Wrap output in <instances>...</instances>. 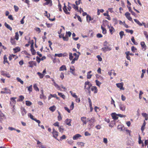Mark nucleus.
I'll return each instance as SVG.
<instances>
[{"label":"nucleus","instance_id":"nucleus-1","mask_svg":"<svg viewBox=\"0 0 148 148\" xmlns=\"http://www.w3.org/2000/svg\"><path fill=\"white\" fill-rule=\"evenodd\" d=\"M92 86V85L89 81H87L85 83L84 88L88 90L89 94H90L91 92L90 88Z\"/></svg>","mask_w":148,"mask_h":148},{"label":"nucleus","instance_id":"nucleus-2","mask_svg":"<svg viewBox=\"0 0 148 148\" xmlns=\"http://www.w3.org/2000/svg\"><path fill=\"white\" fill-rule=\"evenodd\" d=\"M52 134L53 135V136L57 140H59L57 138V137L58 136V132L56 131L54 128L53 129Z\"/></svg>","mask_w":148,"mask_h":148},{"label":"nucleus","instance_id":"nucleus-3","mask_svg":"<svg viewBox=\"0 0 148 148\" xmlns=\"http://www.w3.org/2000/svg\"><path fill=\"white\" fill-rule=\"evenodd\" d=\"M125 16L127 18V19L129 20L130 21H131L132 23H133V21L132 19V18L130 16V13L128 12H127L125 13Z\"/></svg>","mask_w":148,"mask_h":148},{"label":"nucleus","instance_id":"nucleus-4","mask_svg":"<svg viewBox=\"0 0 148 148\" xmlns=\"http://www.w3.org/2000/svg\"><path fill=\"white\" fill-rule=\"evenodd\" d=\"M123 83L121 82L119 83H117L116 84V86L117 87L119 88L120 90H124L125 88L123 87Z\"/></svg>","mask_w":148,"mask_h":148},{"label":"nucleus","instance_id":"nucleus-5","mask_svg":"<svg viewBox=\"0 0 148 148\" xmlns=\"http://www.w3.org/2000/svg\"><path fill=\"white\" fill-rule=\"evenodd\" d=\"M59 37L60 38H62L63 40L64 41H68V38L67 37V36H64V34H60L59 36Z\"/></svg>","mask_w":148,"mask_h":148},{"label":"nucleus","instance_id":"nucleus-6","mask_svg":"<svg viewBox=\"0 0 148 148\" xmlns=\"http://www.w3.org/2000/svg\"><path fill=\"white\" fill-rule=\"evenodd\" d=\"M89 121L90 122L89 125H90V128H91V125H92V124L95 122V119L94 117H92L89 120Z\"/></svg>","mask_w":148,"mask_h":148},{"label":"nucleus","instance_id":"nucleus-7","mask_svg":"<svg viewBox=\"0 0 148 148\" xmlns=\"http://www.w3.org/2000/svg\"><path fill=\"white\" fill-rule=\"evenodd\" d=\"M101 49L104 52H106V51H108L111 50L112 49V48L111 47H109L108 46H105L104 47H103Z\"/></svg>","mask_w":148,"mask_h":148},{"label":"nucleus","instance_id":"nucleus-8","mask_svg":"<svg viewBox=\"0 0 148 148\" xmlns=\"http://www.w3.org/2000/svg\"><path fill=\"white\" fill-rule=\"evenodd\" d=\"M120 109L122 111H125L126 110V106L123 104L121 103L119 105Z\"/></svg>","mask_w":148,"mask_h":148},{"label":"nucleus","instance_id":"nucleus-9","mask_svg":"<svg viewBox=\"0 0 148 148\" xmlns=\"http://www.w3.org/2000/svg\"><path fill=\"white\" fill-rule=\"evenodd\" d=\"M16 99V97H12L10 98V104L12 105H14L16 103V101L15 99Z\"/></svg>","mask_w":148,"mask_h":148},{"label":"nucleus","instance_id":"nucleus-10","mask_svg":"<svg viewBox=\"0 0 148 148\" xmlns=\"http://www.w3.org/2000/svg\"><path fill=\"white\" fill-rule=\"evenodd\" d=\"M29 67H32L34 66H36V63L35 62L31 61L29 62Z\"/></svg>","mask_w":148,"mask_h":148},{"label":"nucleus","instance_id":"nucleus-11","mask_svg":"<svg viewBox=\"0 0 148 148\" xmlns=\"http://www.w3.org/2000/svg\"><path fill=\"white\" fill-rule=\"evenodd\" d=\"M70 72L73 75H75V69L73 66H71L70 67Z\"/></svg>","mask_w":148,"mask_h":148},{"label":"nucleus","instance_id":"nucleus-12","mask_svg":"<svg viewBox=\"0 0 148 148\" xmlns=\"http://www.w3.org/2000/svg\"><path fill=\"white\" fill-rule=\"evenodd\" d=\"M111 115L112 118L114 120H116L118 119V116L117 114H116L115 113H112L111 114Z\"/></svg>","mask_w":148,"mask_h":148},{"label":"nucleus","instance_id":"nucleus-13","mask_svg":"<svg viewBox=\"0 0 148 148\" xmlns=\"http://www.w3.org/2000/svg\"><path fill=\"white\" fill-rule=\"evenodd\" d=\"M71 121L72 120L71 119H67L65 120V122L68 125L71 126Z\"/></svg>","mask_w":148,"mask_h":148},{"label":"nucleus","instance_id":"nucleus-14","mask_svg":"<svg viewBox=\"0 0 148 148\" xmlns=\"http://www.w3.org/2000/svg\"><path fill=\"white\" fill-rule=\"evenodd\" d=\"M21 110L22 114L23 116H24L26 114L27 111L23 107H22L21 108Z\"/></svg>","mask_w":148,"mask_h":148},{"label":"nucleus","instance_id":"nucleus-15","mask_svg":"<svg viewBox=\"0 0 148 148\" xmlns=\"http://www.w3.org/2000/svg\"><path fill=\"white\" fill-rule=\"evenodd\" d=\"M81 137L82 136L80 134H77L74 136L73 137V140H76L77 139Z\"/></svg>","mask_w":148,"mask_h":148},{"label":"nucleus","instance_id":"nucleus-16","mask_svg":"<svg viewBox=\"0 0 148 148\" xmlns=\"http://www.w3.org/2000/svg\"><path fill=\"white\" fill-rule=\"evenodd\" d=\"M86 117H82L81 118V120L83 124H86L87 123V122L86 121Z\"/></svg>","mask_w":148,"mask_h":148},{"label":"nucleus","instance_id":"nucleus-17","mask_svg":"<svg viewBox=\"0 0 148 148\" xmlns=\"http://www.w3.org/2000/svg\"><path fill=\"white\" fill-rule=\"evenodd\" d=\"M91 90L92 91H94L95 93H96L97 92V87L95 86H92L91 88Z\"/></svg>","mask_w":148,"mask_h":148},{"label":"nucleus","instance_id":"nucleus-18","mask_svg":"<svg viewBox=\"0 0 148 148\" xmlns=\"http://www.w3.org/2000/svg\"><path fill=\"white\" fill-rule=\"evenodd\" d=\"M1 75L5 76L8 78L10 77V75L9 73H5L3 71H1Z\"/></svg>","mask_w":148,"mask_h":148},{"label":"nucleus","instance_id":"nucleus-19","mask_svg":"<svg viewBox=\"0 0 148 148\" xmlns=\"http://www.w3.org/2000/svg\"><path fill=\"white\" fill-rule=\"evenodd\" d=\"M67 70L66 68L65 65H63L61 66L59 69L60 71H63L64 70L66 71Z\"/></svg>","mask_w":148,"mask_h":148},{"label":"nucleus","instance_id":"nucleus-20","mask_svg":"<svg viewBox=\"0 0 148 148\" xmlns=\"http://www.w3.org/2000/svg\"><path fill=\"white\" fill-rule=\"evenodd\" d=\"M140 45L143 49H144V50L146 49V45L144 42H141Z\"/></svg>","mask_w":148,"mask_h":148},{"label":"nucleus","instance_id":"nucleus-21","mask_svg":"<svg viewBox=\"0 0 148 148\" xmlns=\"http://www.w3.org/2000/svg\"><path fill=\"white\" fill-rule=\"evenodd\" d=\"M64 6L63 8V10L64 11V12L67 14H70V13L69 12H67V10L66 8V6L65 5V3H64Z\"/></svg>","mask_w":148,"mask_h":148},{"label":"nucleus","instance_id":"nucleus-22","mask_svg":"<svg viewBox=\"0 0 148 148\" xmlns=\"http://www.w3.org/2000/svg\"><path fill=\"white\" fill-rule=\"evenodd\" d=\"M4 25L7 28L9 29L10 31H11L12 30V28L6 23H5Z\"/></svg>","mask_w":148,"mask_h":148},{"label":"nucleus","instance_id":"nucleus-23","mask_svg":"<svg viewBox=\"0 0 148 148\" xmlns=\"http://www.w3.org/2000/svg\"><path fill=\"white\" fill-rule=\"evenodd\" d=\"M24 97L23 95H20L19 96V98L17 100V101H22L24 99Z\"/></svg>","mask_w":148,"mask_h":148},{"label":"nucleus","instance_id":"nucleus-24","mask_svg":"<svg viewBox=\"0 0 148 148\" xmlns=\"http://www.w3.org/2000/svg\"><path fill=\"white\" fill-rule=\"evenodd\" d=\"M77 144L78 146L80 147H84V143L82 142H77Z\"/></svg>","mask_w":148,"mask_h":148},{"label":"nucleus","instance_id":"nucleus-25","mask_svg":"<svg viewBox=\"0 0 148 148\" xmlns=\"http://www.w3.org/2000/svg\"><path fill=\"white\" fill-rule=\"evenodd\" d=\"M3 59H4V61H3V64H5V63H7L8 64H9V63H8V60H7V58L6 57L5 55L3 57Z\"/></svg>","mask_w":148,"mask_h":148},{"label":"nucleus","instance_id":"nucleus-26","mask_svg":"<svg viewBox=\"0 0 148 148\" xmlns=\"http://www.w3.org/2000/svg\"><path fill=\"white\" fill-rule=\"evenodd\" d=\"M93 18H92L91 16L88 15H87L86 16V20L87 22L88 23L90 22V21L91 20H93Z\"/></svg>","mask_w":148,"mask_h":148},{"label":"nucleus","instance_id":"nucleus-27","mask_svg":"<svg viewBox=\"0 0 148 148\" xmlns=\"http://www.w3.org/2000/svg\"><path fill=\"white\" fill-rule=\"evenodd\" d=\"M58 95L62 97L64 99H65L66 97L65 95H64L62 94V93L58 92Z\"/></svg>","mask_w":148,"mask_h":148},{"label":"nucleus","instance_id":"nucleus-28","mask_svg":"<svg viewBox=\"0 0 148 148\" xmlns=\"http://www.w3.org/2000/svg\"><path fill=\"white\" fill-rule=\"evenodd\" d=\"M56 107L55 106H52L50 107L49 108V109L52 112H54L56 110Z\"/></svg>","mask_w":148,"mask_h":148},{"label":"nucleus","instance_id":"nucleus-29","mask_svg":"<svg viewBox=\"0 0 148 148\" xmlns=\"http://www.w3.org/2000/svg\"><path fill=\"white\" fill-rule=\"evenodd\" d=\"M79 56L75 57L73 60L71 62V64H73L75 63V61L77 60Z\"/></svg>","mask_w":148,"mask_h":148},{"label":"nucleus","instance_id":"nucleus-30","mask_svg":"<svg viewBox=\"0 0 148 148\" xmlns=\"http://www.w3.org/2000/svg\"><path fill=\"white\" fill-rule=\"evenodd\" d=\"M37 74L38 75L40 79L42 78L45 75L44 74L42 73H41L39 72H38L37 73Z\"/></svg>","mask_w":148,"mask_h":148},{"label":"nucleus","instance_id":"nucleus-31","mask_svg":"<svg viewBox=\"0 0 148 148\" xmlns=\"http://www.w3.org/2000/svg\"><path fill=\"white\" fill-rule=\"evenodd\" d=\"M135 22L138 25H139L141 26L142 25V24L140 23L138 20L136 19H134Z\"/></svg>","mask_w":148,"mask_h":148},{"label":"nucleus","instance_id":"nucleus-32","mask_svg":"<svg viewBox=\"0 0 148 148\" xmlns=\"http://www.w3.org/2000/svg\"><path fill=\"white\" fill-rule=\"evenodd\" d=\"M58 120L59 121H60L62 120V117L61 116L60 112L58 111Z\"/></svg>","mask_w":148,"mask_h":148},{"label":"nucleus","instance_id":"nucleus-33","mask_svg":"<svg viewBox=\"0 0 148 148\" xmlns=\"http://www.w3.org/2000/svg\"><path fill=\"white\" fill-rule=\"evenodd\" d=\"M101 28L102 30V33L104 34H106V29L103 27L102 26H101Z\"/></svg>","mask_w":148,"mask_h":148},{"label":"nucleus","instance_id":"nucleus-34","mask_svg":"<svg viewBox=\"0 0 148 148\" xmlns=\"http://www.w3.org/2000/svg\"><path fill=\"white\" fill-rule=\"evenodd\" d=\"M71 34V33L70 32H66L65 35L66 36H67V38H68V40H69V37H70Z\"/></svg>","mask_w":148,"mask_h":148},{"label":"nucleus","instance_id":"nucleus-35","mask_svg":"<svg viewBox=\"0 0 148 148\" xmlns=\"http://www.w3.org/2000/svg\"><path fill=\"white\" fill-rule=\"evenodd\" d=\"M131 40L132 41V42L134 44L136 45H137L138 44V43L137 42H135L134 37H133V36L131 38Z\"/></svg>","mask_w":148,"mask_h":148},{"label":"nucleus","instance_id":"nucleus-36","mask_svg":"<svg viewBox=\"0 0 148 148\" xmlns=\"http://www.w3.org/2000/svg\"><path fill=\"white\" fill-rule=\"evenodd\" d=\"M54 85L55 86L58 88L59 90H60V91H62V90L61 89L60 86H58V84H57L55 82H53Z\"/></svg>","mask_w":148,"mask_h":148},{"label":"nucleus","instance_id":"nucleus-37","mask_svg":"<svg viewBox=\"0 0 148 148\" xmlns=\"http://www.w3.org/2000/svg\"><path fill=\"white\" fill-rule=\"evenodd\" d=\"M70 93H71V95H72V96L73 97H74L75 98H77V95H76V94L75 93H73V92L72 91H70Z\"/></svg>","mask_w":148,"mask_h":148},{"label":"nucleus","instance_id":"nucleus-38","mask_svg":"<svg viewBox=\"0 0 148 148\" xmlns=\"http://www.w3.org/2000/svg\"><path fill=\"white\" fill-rule=\"evenodd\" d=\"M128 53H129V51H127L125 52V54L126 55V58L128 60L130 61V57L129 56H128Z\"/></svg>","mask_w":148,"mask_h":148},{"label":"nucleus","instance_id":"nucleus-39","mask_svg":"<svg viewBox=\"0 0 148 148\" xmlns=\"http://www.w3.org/2000/svg\"><path fill=\"white\" fill-rule=\"evenodd\" d=\"M137 50V49L134 46H132L131 47V50L133 53L136 52Z\"/></svg>","mask_w":148,"mask_h":148},{"label":"nucleus","instance_id":"nucleus-40","mask_svg":"<svg viewBox=\"0 0 148 148\" xmlns=\"http://www.w3.org/2000/svg\"><path fill=\"white\" fill-rule=\"evenodd\" d=\"M33 87L34 90L36 91H39V88L37 87V86L36 84L34 85Z\"/></svg>","mask_w":148,"mask_h":148},{"label":"nucleus","instance_id":"nucleus-41","mask_svg":"<svg viewBox=\"0 0 148 148\" xmlns=\"http://www.w3.org/2000/svg\"><path fill=\"white\" fill-rule=\"evenodd\" d=\"M104 11V10L103 9L99 10V9L97 10V15H99L100 14V12H103Z\"/></svg>","mask_w":148,"mask_h":148},{"label":"nucleus","instance_id":"nucleus-42","mask_svg":"<svg viewBox=\"0 0 148 148\" xmlns=\"http://www.w3.org/2000/svg\"><path fill=\"white\" fill-rule=\"evenodd\" d=\"M73 57L71 53L70 52L69 53V59L70 60H73Z\"/></svg>","mask_w":148,"mask_h":148},{"label":"nucleus","instance_id":"nucleus-43","mask_svg":"<svg viewBox=\"0 0 148 148\" xmlns=\"http://www.w3.org/2000/svg\"><path fill=\"white\" fill-rule=\"evenodd\" d=\"M16 79L18 81V82H20V83L22 84H23V81L20 78L18 77H17L16 78Z\"/></svg>","mask_w":148,"mask_h":148},{"label":"nucleus","instance_id":"nucleus-44","mask_svg":"<svg viewBox=\"0 0 148 148\" xmlns=\"http://www.w3.org/2000/svg\"><path fill=\"white\" fill-rule=\"evenodd\" d=\"M108 27L109 28L110 32L111 33V34H112V32L114 30V28H113V27H109V26H108Z\"/></svg>","mask_w":148,"mask_h":148},{"label":"nucleus","instance_id":"nucleus-45","mask_svg":"<svg viewBox=\"0 0 148 148\" xmlns=\"http://www.w3.org/2000/svg\"><path fill=\"white\" fill-rule=\"evenodd\" d=\"M25 102H26V104L27 106H30L32 104V103L29 101H26Z\"/></svg>","mask_w":148,"mask_h":148},{"label":"nucleus","instance_id":"nucleus-46","mask_svg":"<svg viewBox=\"0 0 148 148\" xmlns=\"http://www.w3.org/2000/svg\"><path fill=\"white\" fill-rule=\"evenodd\" d=\"M4 116V115L2 112L0 111V119H3Z\"/></svg>","mask_w":148,"mask_h":148},{"label":"nucleus","instance_id":"nucleus-47","mask_svg":"<svg viewBox=\"0 0 148 148\" xmlns=\"http://www.w3.org/2000/svg\"><path fill=\"white\" fill-rule=\"evenodd\" d=\"M125 31L127 32L130 33L131 34H132L133 33V31L132 30L126 29Z\"/></svg>","mask_w":148,"mask_h":148},{"label":"nucleus","instance_id":"nucleus-48","mask_svg":"<svg viewBox=\"0 0 148 148\" xmlns=\"http://www.w3.org/2000/svg\"><path fill=\"white\" fill-rule=\"evenodd\" d=\"M19 35L18 32H16L15 33V38L16 40H18V38H19Z\"/></svg>","mask_w":148,"mask_h":148},{"label":"nucleus","instance_id":"nucleus-49","mask_svg":"<svg viewBox=\"0 0 148 148\" xmlns=\"http://www.w3.org/2000/svg\"><path fill=\"white\" fill-rule=\"evenodd\" d=\"M8 91H1V93L4 94V93H9L10 94L11 93V91L10 90H8Z\"/></svg>","mask_w":148,"mask_h":148},{"label":"nucleus","instance_id":"nucleus-50","mask_svg":"<svg viewBox=\"0 0 148 148\" xmlns=\"http://www.w3.org/2000/svg\"><path fill=\"white\" fill-rule=\"evenodd\" d=\"M119 35L120 36L121 39H122L123 36L124 35V32L123 31H121L119 32Z\"/></svg>","mask_w":148,"mask_h":148},{"label":"nucleus","instance_id":"nucleus-51","mask_svg":"<svg viewBox=\"0 0 148 148\" xmlns=\"http://www.w3.org/2000/svg\"><path fill=\"white\" fill-rule=\"evenodd\" d=\"M59 130L60 132L62 133L63 132L64 129L62 126H59Z\"/></svg>","mask_w":148,"mask_h":148},{"label":"nucleus","instance_id":"nucleus-52","mask_svg":"<svg viewBox=\"0 0 148 148\" xmlns=\"http://www.w3.org/2000/svg\"><path fill=\"white\" fill-rule=\"evenodd\" d=\"M74 107V103L73 102H72L70 106V108L71 110H72L73 109Z\"/></svg>","mask_w":148,"mask_h":148},{"label":"nucleus","instance_id":"nucleus-53","mask_svg":"<svg viewBox=\"0 0 148 148\" xmlns=\"http://www.w3.org/2000/svg\"><path fill=\"white\" fill-rule=\"evenodd\" d=\"M63 54L62 53H60L58 54L56 53L55 54V56H58V57H61L62 56Z\"/></svg>","mask_w":148,"mask_h":148},{"label":"nucleus","instance_id":"nucleus-54","mask_svg":"<svg viewBox=\"0 0 148 148\" xmlns=\"http://www.w3.org/2000/svg\"><path fill=\"white\" fill-rule=\"evenodd\" d=\"M73 7L76 10L78 11V7L75 4L72 5Z\"/></svg>","mask_w":148,"mask_h":148},{"label":"nucleus","instance_id":"nucleus-55","mask_svg":"<svg viewBox=\"0 0 148 148\" xmlns=\"http://www.w3.org/2000/svg\"><path fill=\"white\" fill-rule=\"evenodd\" d=\"M10 42L13 45H14L15 44V40L14 39L12 38H11L10 39Z\"/></svg>","mask_w":148,"mask_h":148},{"label":"nucleus","instance_id":"nucleus-56","mask_svg":"<svg viewBox=\"0 0 148 148\" xmlns=\"http://www.w3.org/2000/svg\"><path fill=\"white\" fill-rule=\"evenodd\" d=\"M95 82L96 84V85L97 86H99L100 87V85L101 84V83L99 81H98L97 80H96Z\"/></svg>","mask_w":148,"mask_h":148},{"label":"nucleus","instance_id":"nucleus-57","mask_svg":"<svg viewBox=\"0 0 148 148\" xmlns=\"http://www.w3.org/2000/svg\"><path fill=\"white\" fill-rule=\"evenodd\" d=\"M60 77L61 79H63L64 77V73L63 72H62L60 75Z\"/></svg>","mask_w":148,"mask_h":148},{"label":"nucleus","instance_id":"nucleus-58","mask_svg":"<svg viewBox=\"0 0 148 148\" xmlns=\"http://www.w3.org/2000/svg\"><path fill=\"white\" fill-rule=\"evenodd\" d=\"M28 90L29 92H31L32 90V85H31L29 87H27Z\"/></svg>","mask_w":148,"mask_h":148},{"label":"nucleus","instance_id":"nucleus-59","mask_svg":"<svg viewBox=\"0 0 148 148\" xmlns=\"http://www.w3.org/2000/svg\"><path fill=\"white\" fill-rule=\"evenodd\" d=\"M13 49L16 52L19 51H20V49L18 47H16L14 49Z\"/></svg>","mask_w":148,"mask_h":148},{"label":"nucleus","instance_id":"nucleus-60","mask_svg":"<svg viewBox=\"0 0 148 148\" xmlns=\"http://www.w3.org/2000/svg\"><path fill=\"white\" fill-rule=\"evenodd\" d=\"M53 125L55 126H57L58 127H59V123L57 121L54 123Z\"/></svg>","mask_w":148,"mask_h":148},{"label":"nucleus","instance_id":"nucleus-61","mask_svg":"<svg viewBox=\"0 0 148 148\" xmlns=\"http://www.w3.org/2000/svg\"><path fill=\"white\" fill-rule=\"evenodd\" d=\"M28 116L31 119L33 120H34L35 119L34 118L33 116L30 113H29L28 114Z\"/></svg>","mask_w":148,"mask_h":148},{"label":"nucleus","instance_id":"nucleus-62","mask_svg":"<svg viewBox=\"0 0 148 148\" xmlns=\"http://www.w3.org/2000/svg\"><path fill=\"white\" fill-rule=\"evenodd\" d=\"M14 8L15 11V12H17L18 11L19 8L18 6H17L15 5H14Z\"/></svg>","mask_w":148,"mask_h":148},{"label":"nucleus","instance_id":"nucleus-63","mask_svg":"<svg viewBox=\"0 0 148 148\" xmlns=\"http://www.w3.org/2000/svg\"><path fill=\"white\" fill-rule=\"evenodd\" d=\"M25 18V16H24L23 17L22 19L21 20V21H20V22H21V24H23L24 23V20Z\"/></svg>","mask_w":148,"mask_h":148},{"label":"nucleus","instance_id":"nucleus-64","mask_svg":"<svg viewBox=\"0 0 148 148\" xmlns=\"http://www.w3.org/2000/svg\"><path fill=\"white\" fill-rule=\"evenodd\" d=\"M142 115L145 117H148V114L145 113H143L142 114Z\"/></svg>","mask_w":148,"mask_h":148}]
</instances>
